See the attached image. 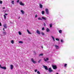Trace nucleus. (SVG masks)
I'll list each match as a JSON object with an SVG mask.
<instances>
[{"instance_id":"nucleus-13","label":"nucleus","mask_w":74,"mask_h":74,"mask_svg":"<svg viewBox=\"0 0 74 74\" xmlns=\"http://www.w3.org/2000/svg\"><path fill=\"white\" fill-rule=\"evenodd\" d=\"M39 6H40V8H42V5H41V4H39Z\"/></svg>"},{"instance_id":"nucleus-38","label":"nucleus","mask_w":74,"mask_h":74,"mask_svg":"<svg viewBox=\"0 0 74 74\" xmlns=\"http://www.w3.org/2000/svg\"><path fill=\"white\" fill-rule=\"evenodd\" d=\"M0 26H2V25H1V22H0Z\"/></svg>"},{"instance_id":"nucleus-27","label":"nucleus","mask_w":74,"mask_h":74,"mask_svg":"<svg viewBox=\"0 0 74 74\" xmlns=\"http://www.w3.org/2000/svg\"><path fill=\"white\" fill-rule=\"evenodd\" d=\"M52 38L53 39V40L55 41V38L53 37V36H51Z\"/></svg>"},{"instance_id":"nucleus-26","label":"nucleus","mask_w":74,"mask_h":74,"mask_svg":"<svg viewBox=\"0 0 74 74\" xmlns=\"http://www.w3.org/2000/svg\"><path fill=\"white\" fill-rule=\"evenodd\" d=\"M18 34L20 35H21L22 34V33H21V32H18Z\"/></svg>"},{"instance_id":"nucleus-20","label":"nucleus","mask_w":74,"mask_h":74,"mask_svg":"<svg viewBox=\"0 0 74 74\" xmlns=\"http://www.w3.org/2000/svg\"><path fill=\"white\" fill-rule=\"evenodd\" d=\"M19 42L20 44H23V42L22 41H20Z\"/></svg>"},{"instance_id":"nucleus-49","label":"nucleus","mask_w":74,"mask_h":74,"mask_svg":"<svg viewBox=\"0 0 74 74\" xmlns=\"http://www.w3.org/2000/svg\"><path fill=\"white\" fill-rule=\"evenodd\" d=\"M0 67H1V65H0Z\"/></svg>"},{"instance_id":"nucleus-2","label":"nucleus","mask_w":74,"mask_h":74,"mask_svg":"<svg viewBox=\"0 0 74 74\" xmlns=\"http://www.w3.org/2000/svg\"><path fill=\"white\" fill-rule=\"evenodd\" d=\"M31 61H32V63H34V64H36V62L34 60H33V58L31 59Z\"/></svg>"},{"instance_id":"nucleus-34","label":"nucleus","mask_w":74,"mask_h":74,"mask_svg":"<svg viewBox=\"0 0 74 74\" xmlns=\"http://www.w3.org/2000/svg\"><path fill=\"white\" fill-rule=\"evenodd\" d=\"M37 74H40V71H38L37 72Z\"/></svg>"},{"instance_id":"nucleus-19","label":"nucleus","mask_w":74,"mask_h":74,"mask_svg":"<svg viewBox=\"0 0 74 74\" xmlns=\"http://www.w3.org/2000/svg\"><path fill=\"white\" fill-rule=\"evenodd\" d=\"M50 27H52V24L51 23L49 25Z\"/></svg>"},{"instance_id":"nucleus-43","label":"nucleus","mask_w":74,"mask_h":74,"mask_svg":"<svg viewBox=\"0 0 74 74\" xmlns=\"http://www.w3.org/2000/svg\"><path fill=\"white\" fill-rule=\"evenodd\" d=\"M5 15H8V14H7L5 13Z\"/></svg>"},{"instance_id":"nucleus-16","label":"nucleus","mask_w":74,"mask_h":74,"mask_svg":"<svg viewBox=\"0 0 74 74\" xmlns=\"http://www.w3.org/2000/svg\"><path fill=\"white\" fill-rule=\"evenodd\" d=\"M3 33L4 35H6V32H3Z\"/></svg>"},{"instance_id":"nucleus-3","label":"nucleus","mask_w":74,"mask_h":74,"mask_svg":"<svg viewBox=\"0 0 74 74\" xmlns=\"http://www.w3.org/2000/svg\"><path fill=\"white\" fill-rule=\"evenodd\" d=\"M0 68L2 69H3V70H6V69H7V68L5 66L1 67Z\"/></svg>"},{"instance_id":"nucleus-28","label":"nucleus","mask_w":74,"mask_h":74,"mask_svg":"<svg viewBox=\"0 0 74 74\" xmlns=\"http://www.w3.org/2000/svg\"><path fill=\"white\" fill-rule=\"evenodd\" d=\"M42 30H45V29L44 28V27H43L42 29Z\"/></svg>"},{"instance_id":"nucleus-33","label":"nucleus","mask_w":74,"mask_h":74,"mask_svg":"<svg viewBox=\"0 0 74 74\" xmlns=\"http://www.w3.org/2000/svg\"><path fill=\"white\" fill-rule=\"evenodd\" d=\"M4 18L5 19H6V16H5V15H4Z\"/></svg>"},{"instance_id":"nucleus-9","label":"nucleus","mask_w":74,"mask_h":74,"mask_svg":"<svg viewBox=\"0 0 74 74\" xmlns=\"http://www.w3.org/2000/svg\"><path fill=\"white\" fill-rule=\"evenodd\" d=\"M13 67H14V66L12 65H10V69L11 70H12L13 69Z\"/></svg>"},{"instance_id":"nucleus-7","label":"nucleus","mask_w":74,"mask_h":74,"mask_svg":"<svg viewBox=\"0 0 74 74\" xmlns=\"http://www.w3.org/2000/svg\"><path fill=\"white\" fill-rule=\"evenodd\" d=\"M43 67L44 68H45V70H48V67H47V66H44Z\"/></svg>"},{"instance_id":"nucleus-42","label":"nucleus","mask_w":74,"mask_h":74,"mask_svg":"<svg viewBox=\"0 0 74 74\" xmlns=\"http://www.w3.org/2000/svg\"><path fill=\"white\" fill-rule=\"evenodd\" d=\"M19 0H18L17 1V3H19Z\"/></svg>"},{"instance_id":"nucleus-6","label":"nucleus","mask_w":74,"mask_h":74,"mask_svg":"<svg viewBox=\"0 0 74 74\" xmlns=\"http://www.w3.org/2000/svg\"><path fill=\"white\" fill-rule=\"evenodd\" d=\"M19 4H20V5H24L25 4H24V3H22V1L20 2L19 3Z\"/></svg>"},{"instance_id":"nucleus-29","label":"nucleus","mask_w":74,"mask_h":74,"mask_svg":"<svg viewBox=\"0 0 74 74\" xmlns=\"http://www.w3.org/2000/svg\"><path fill=\"white\" fill-rule=\"evenodd\" d=\"M67 66V64H65L64 65V67H66V66Z\"/></svg>"},{"instance_id":"nucleus-1","label":"nucleus","mask_w":74,"mask_h":74,"mask_svg":"<svg viewBox=\"0 0 74 74\" xmlns=\"http://www.w3.org/2000/svg\"><path fill=\"white\" fill-rule=\"evenodd\" d=\"M52 67L54 70H55L57 69V66L56 65H52Z\"/></svg>"},{"instance_id":"nucleus-25","label":"nucleus","mask_w":74,"mask_h":74,"mask_svg":"<svg viewBox=\"0 0 74 74\" xmlns=\"http://www.w3.org/2000/svg\"><path fill=\"white\" fill-rule=\"evenodd\" d=\"M14 1H12V4H14Z\"/></svg>"},{"instance_id":"nucleus-36","label":"nucleus","mask_w":74,"mask_h":74,"mask_svg":"<svg viewBox=\"0 0 74 74\" xmlns=\"http://www.w3.org/2000/svg\"><path fill=\"white\" fill-rule=\"evenodd\" d=\"M3 1H0V3L2 4Z\"/></svg>"},{"instance_id":"nucleus-24","label":"nucleus","mask_w":74,"mask_h":74,"mask_svg":"<svg viewBox=\"0 0 74 74\" xmlns=\"http://www.w3.org/2000/svg\"><path fill=\"white\" fill-rule=\"evenodd\" d=\"M38 20H42V18H41L40 17H39L38 18Z\"/></svg>"},{"instance_id":"nucleus-4","label":"nucleus","mask_w":74,"mask_h":74,"mask_svg":"<svg viewBox=\"0 0 74 74\" xmlns=\"http://www.w3.org/2000/svg\"><path fill=\"white\" fill-rule=\"evenodd\" d=\"M45 11L47 14H49V12L48 11V9H46Z\"/></svg>"},{"instance_id":"nucleus-14","label":"nucleus","mask_w":74,"mask_h":74,"mask_svg":"<svg viewBox=\"0 0 74 74\" xmlns=\"http://www.w3.org/2000/svg\"><path fill=\"white\" fill-rule=\"evenodd\" d=\"M42 15H44L45 14V12L44 10L42 11Z\"/></svg>"},{"instance_id":"nucleus-12","label":"nucleus","mask_w":74,"mask_h":74,"mask_svg":"<svg viewBox=\"0 0 74 74\" xmlns=\"http://www.w3.org/2000/svg\"><path fill=\"white\" fill-rule=\"evenodd\" d=\"M55 47H56V49H59V46H57V45H55Z\"/></svg>"},{"instance_id":"nucleus-5","label":"nucleus","mask_w":74,"mask_h":74,"mask_svg":"<svg viewBox=\"0 0 74 74\" xmlns=\"http://www.w3.org/2000/svg\"><path fill=\"white\" fill-rule=\"evenodd\" d=\"M49 71L50 73H51V72H52V71H53V70L51 69V68H50L49 69Z\"/></svg>"},{"instance_id":"nucleus-47","label":"nucleus","mask_w":74,"mask_h":74,"mask_svg":"<svg viewBox=\"0 0 74 74\" xmlns=\"http://www.w3.org/2000/svg\"><path fill=\"white\" fill-rule=\"evenodd\" d=\"M42 48H43V47H42Z\"/></svg>"},{"instance_id":"nucleus-39","label":"nucleus","mask_w":74,"mask_h":74,"mask_svg":"<svg viewBox=\"0 0 74 74\" xmlns=\"http://www.w3.org/2000/svg\"><path fill=\"white\" fill-rule=\"evenodd\" d=\"M35 72H36V71H37V69L35 70Z\"/></svg>"},{"instance_id":"nucleus-40","label":"nucleus","mask_w":74,"mask_h":74,"mask_svg":"<svg viewBox=\"0 0 74 74\" xmlns=\"http://www.w3.org/2000/svg\"><path fill=\"white\" fill-rule=\"evenodd\" d=\"M61 42H63V41L62 40H61Z\"/></svg>"},{"instance_id":"nucleus-41","label":"nucleus","mask_w":74,"mask_h":74,"mask_svg":"<svg viewBox=\"0 0 74 74\" xmlns=\"http://www.w3.org/2000/svg\"><path fill=\"white\" fill-rule=\"evenodd\" d=\"M37 14H36V15H35V18H37Z\"/></svg>"},{"instance_id":"nucleus-45","label":"nucleus","mask_w":74,"mask_h":74,"mask_svg":"<svg viewBox=\"0 0 74 74\" xmlns=\"http://www.w3.org/2000/svg\"><path fill=\"white\" fill-rule=\"evenodd\" d=\"M3 9H5V7H3Z\"/></svg>"},{"instance_id":"nucleus-35","label":"nucleus","mask_w":74,"mask_h":74,"mask_svg":"<svg viewBox=\"0 0 74 74\" xmlns=\"http://www.w3.org/2000/svg\"><path fill=\"white\" fill-rule=\"evenodd\" d=\"M41 61V60H40L38 61V63H40V62Z\"/></svg>"},{"instance_id":"nucleus-8","label":"nucleus","mask_w":74,"mask_h":74,"mask_svg":"<svg viewBox=\"0 0 74 74\" xmlns=\"http://www.w3.org/2000/svg\"><path fill=\"white\" fill-rule=\"evenodd\" d=\"M44 60L45 62H47V60H49V58H46L45 59V58H44Z\"/></svg>"},{"instance_id":"nucleus-17","label":"nucleus","mask_w":74,"mask_h":74,"mask_svg":"<svg viewBox=\"0 0 74 74\" xmlns=\"http://www.w3.org/2000/svg\"><path fill=\"white\" fill-rule=\"evenodd\" d=\"M21 12H22V14H24V13H25V12H24V11L22 10H21Z\"/></svg>"},{"instance_id":"nucleus-37","label":"nucleus","mask_w":74,"mask_h":74,"mask_svg":"<svg viewBox=\"0 0 74 74\" xmlns=\"http://www.w3.org/2000/svg\"><path fill=\"white\" fill-rule=\"evenodd\" d=\"M44 26H46V24H45V23H44Z\"/></svg>"},{"instance_id":"nucleus-10","label":"nucleus","mask_w":74,"mask_h":74,"mask_svg":"<svg viewBox=\"0 0 74 74\" xmlns=\"http://www.w3.org/2000/svg\"><path fill=\"white\" fill-rule=\"evenodd\" d=\"M36 32L37 34H40V31H38V30L36 31Z\"/></svg>"},{"instance_id":"nucleus-30","label":"nucleus","mask_w":74,"mask_h":74,"mask_svg":"<svg viewBox=\"0 0 74 74\" xmlns=\"http://www.w3.org/2000/svg\"><path fill=\"white\" fill-rule=\"evenodd\" d=\"M43 56V54L41 53L39 55V56Z\"/></svg>"},{"instance_id":"nucleus-46","label":"nucleus","mask_w":74,"mask_h":74,"mask_svg":"<svg viewBox=\"0 0 74 74\" xmlns=\"http://www.w3.org/2000/svg\"><path fill=\"white\" fill-rule=\"evenodd\" d=\"M18 19H20V16H19L18 17Z\"/></svg>"},{"instance_id":"nucleus-32","label":"nucleus","mask_w":74,"mask_h":74,"mask_svg":"<svg viewBox=\"0 0 74 74\" xmlns=\"http://www.w3.org/2000/svg\"><path fill=\"white\" fill-rule=\"evenodd\" d=\"M56 40H57V41H59V39L58 38H56Z\"/></svg>"},{"instance_id":"nucleus-48","label":"nucleus","mask_w":74,"mask_h":74,"mask_svg":"<svg viewBox=\"0 0 74 74\" xmlns=\"http://www.w3.org/2000/svg\"><path fill=\"white\" fill-rule=\"evenodd\" d=\"M56 74H59L58 73H57Z\"/></svg>"},{"instance_id":"nucleus-23","label":"nucleus","mask_w":74,"mask_h":74,"mask_svg":"<svg viewBox=\"0 0 74 74\" xmlns=\"http://www.w3.org/2000/svg\"><path fill=\"white\" fill-rule=\"evenodd\" d=\"M3 27H5V28L7 29V25H4L3 26Z\"/></svg>"},{"instance_id":"nucleus-15","label":"nucleus","mask_w":74,"mask_h":74,"mask_svg":"<svg viewBox=\"0 0 74 74\" xmlns=\"http://www.w3.org/2000/svg\"><path fill=\"white\" fill-rule=\"evenodd\" d=\"M42 19H44V20H45V21H46V18H45L44 17H42Z\"/></svg>"},{"instance_id":"nucleus-18","label":"nucleus","mask_w":74,"mask_h":74,"mask_svg":"<svg viewBox=\"0 0 74 74\" xmlns=\"http://www.w3.org/2000/svg\"><path fill=\"white\" fill-rule=\"evenodd\" d=\"M46 31L47 32H48L49 31H50L49 29L48 28H47L46 29Z\"/></svg>"},{"instance_id":"nucleus-11","label":"nucleus","mask_w":74,"mask_h":74,"mask_svg":"<svg viewBox=\"0 0 74 74\" xmlns=\"http://www.w3.org/2000/svg\"><path fill=\"white\" fill-rule=\"evenodd\" d=\"M27 33H28V34H32V33H30L29 32V29H27Z\"/></svg>"},{"instance_id":"nucleus-31","label":"nucleus","mask_w":74,"mask_h":74,"mask_svg":"<svg viewBox=\"0 0 74 74\" xmlns=\"http://www.w3.org/2000/svg\"><path fill=\"white\" fill-rule=\"evenodd\" d=\"M41 34H42V36H44V33H43V32H41Z\"/></svg>"},{"instance_id":"nucleus-22","label":"nucleus","mask_w":74,"mask_h":74,"mask_svg":"<svg viewBox=\"0 0 74 74\" xmlns=\"http://www.w3.org/2000/svg\"><path fill=\"white\" fill-rule=\"evenodd\" d=\"M59 33H61L62 32V30H59Z\"/></svg>"},{"instance_id":"nucleus-21","label":"nucleus","mask_w":74,"mask_h":74,"mask_svg":"<svg viewBox=\"0 0 74 74\" xmlns=\"http://www.w3.org/2000/svg\"><path fill=\"white\" fill-rule=\"evenodd\" d=\"M11 43H12V44H14V41L13 40H12V41H11Z\"/></svg>"},{"instance_id":"nucleus-44","label":"nucleus","mask_w":74,"mask_h":74,"mask_svg":"<svg viewBox=\"0 0 74 74\" xmlns=\"http://www.w3.org/2000/svg\"><path fill=\"white\" fill-rule=\"evenodd\" d=\"M3 30L4 31H5V30L4 29V28H3Z\"/></svg>"}]
</instances>
